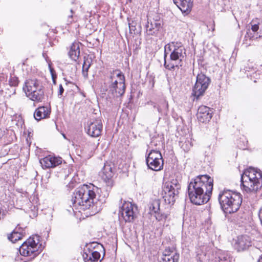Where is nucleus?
<instances>
[{
  "instance_id": "f257e3e1",
  "label": "nucleus",
  "mask_w": 262,
  "mask_h": 262,
  "mask_svg": "<svg viewBox=\"0 0 262 262\" xmlns=\"http://www.w3.org/2000/svg\"><path fill=\"white\" fill-rule=\"evenodd\" d=\"M101 189L93 184H84L79 187L73 193L71 200L73 210H89L90 215L99 212L102 205L105 202L108 193L101 197L100 195Z\"/></svg>"
},
{
  "instance_id": "f03ea898",
  "label": "nucleus",
  "mask_w": 262,
  "mask_h": 262,
  "mask_svg": "<svg viewBox=\"0 0 262 262\" xmlns=\"http://www.w3.org/2000/svg\"><path fill=\"white\" fill-rule=\"evenodd\" d=\"M186 56V50L181 42H171L164 47V67L169 71L178 70Z\"/></svg>"
},
{
  "instance_id": "7ed1b4c3",
  "label": "nucleus",
  "mask_w": 262,
  "mask_h": 262,
  "mask_svg": "<svg viewBox=\"0 0 262 262\" xmlns=\"http://www.w3.org/2000/svg\"><path fill=\"white\" fill-rule=\"evenodd\" d=\"M241 187L248 193H256L262 187V172L250 167L241 176Z\"/></svg>"
},
{
  "instance_id": "20e7f679",
  "label": "nucleus",
  "mask_w": 262,
  "mask_h": 262,
  "mask_svg": "<svg viewBox=\"0 0 262 262\" xmlns=\"http://www.w3.org/2000/svg\"><path fill=\"white\" fill-rule=\"evenodd\" d=\"M218 200L222 210L225 213L230 214L237 211L243 199L239 193L229 189H224L220 192Z\"/></svg>"
},
{
  "instance_id": "39448f33",
  "label": "nucleus",
  "mask_w": 262,
  "mask_h": 262,
  "mask_svg": "<svg viewBox=\"0 0 262 262\" xmlns=\"http://www.w3.org/2000/svg\"><path fill=\"white\" fill-rule=\"evenodd\" d=\"M43 88L41 80L29 79L26 81L23 90L30 99L34 101L40 102L44 98Z\"/></svg>"
},
{
  "instance_id": "423d86ee",
  "label": "nucleus",
  "mask_w": 262,
  "mask_h": 262,
  "mask_svg": "<svg viewBox=\"0 0 262 262\" xmlns=\"http://www.w3.org/2000/svg\"><path fill=\"white\" fill-rule=\"evenodd\" d=\"M40 236L37 235L30 237L19 247L20 254L24 256H30L34 258L40 252L39 250Z\"/></svg>"
},
{
  "instance_id": "0eeeda50",
  "label": "nucleus",
  "mask_w": 262,
  "mask_h": 262,
  "mask_svg": "<svg viewBox=\"0 0 262 262\" xmlns=\"http://www.w3.org/2000/svg\"><path fill=\"white\" fill-rule=\"evenodd\" d=\"M213 180L208 175H201L196 177L195 179H192L187 187V192L200 191L201 190H206L211 192L213 189Z\"/></svg>"
},
{
  "instance_id": "6e6552de",
  "label": "nucleus",
  "mask_w": 262,
  "mask_h": 262,
  "mask_svg": "<svg viewBox=\"0 0 262 262\" xmlns=\"http://www.w3.org/2000/svg\"><path fill=\"white\" fill-rule=\"evenodd\" d=\"M181 185L180 182L173 179L170 181L166 182L163 188V199L165 203L168 205H173L176 197L179 193Z\"/></svg>"
},
{
  "instance_id": "1a4fd4ad",
  "label": "nucleus",
  "mask_w": 262,
  "mask_h": 262,
  "mask_svg": "<svg viewBox=\"0 0 262 262\" xmlns=\"http://www.w3.org/2000/svg\"><path fill=\"white\" fill-rule=\"evenodd\" d=\"M146 163L149 169L160 171L163 168L164 160L159 150L151 149L146 155Z\"/></svg>"
},
{
  "instance_id": "9d476101",
  "label": "nucleus",
  "mask_w": 262,
  "mask_h": 262,
  "mask_svg": "<svg viewBox=\"0 0 262 262\" xmlns=\"http://www.w3.org/2000/svg\"><path fill=\"white\" fill-rule=\"evenodd\" d=\"M210 82L211 79L209 77L202 73L198 74L196 76L195 83L192 89V95L198 99L200 96L204 95Z\"/></svg>"
},
{
  "instance_id": "9b49d317",
  "label": "nucleus",
  "mask_w": 262,
  "mask_h": 262,
  "mask_svg": "<svg viewBox=\"0 0 262 262\" xmlns=\"http://www.w3.org/2000/svg\"><path fill=\"white\" fill-rule=\"evenodd\" d=\"M100 245L97 243L86 244L83 250L82 257L84 262H100V254L95 250ZM102 246V245H101Z\"/></svg>"
},
{
  "instance_id": "f8f14e48",
  "label": "nucleus",
  "mask_w": 262,
  "mask_h": 262,
  "mask_svg": "<svg viewBox=\"0 0 262 262\" xmlns=\"http://www.w3.org/2000/svg\"><path fill=\"white\" fill-rule=\"evenodd\" d=\"M137 209V206L135 205L124 201L123 203L120 206L119 214L125 222H132L136 217Z\"/></svg>"
},
{
  "instance_id": "ddd939ff",
  "label": "nucleus",
  "mask_w": 262,
  "mask_h": 262,
  "mask_svg": "<svg viewBox=\"0 0 262 262\" xmlns=\"http://www.w3.org/2000/svg\"><path fill=\"white\" fill-rule=\"evenodd\" d=\"M105 84L108 88H112L114 91V85H119V82L122 81V83H125V77L124 74L119 70H115L111 71L106 76L105 79Z\"/></svg>"
},
{
  "instance_id": "4468645a",
  "label": "nucleus",
  "mask_w": 262,
  "mask_h": 262,
  "mask_svg": "<svg viewBox=\"0 0 262 262\" xmlns=\"http://www.w3.org/2000/svg\"><path fill=\"white\" fill-rule=\"evenodd\" d=\"M191 202L196 205H200L206 203L210 200L212 191L208 192L206 190H201L200 191H190L188 193Z\"/></svg>"
},
{
  "instance_id": "2eb2a0df",
  "label": "nucleus",
  "mask_w": 262,
  "mask_h": 262,
  "mask_svg": "<svg viewBox=\"0 0 262 262\" xmlns=\"http://www.w3.org/2000/svg\"><path fill=\"white\" fill-rule=\"evenodd\" d=\"M251 31L247 32L245 36L246 40H254L262 38V19L252 20L251 23Z\"/></svg>"
},
{
  "instance_id": "dca6fc26",
  "label": "nucleus",
  "mask_w": 262,
  "mask_h": 262,
  "mask_svg": "<svg viewBox=\"0 0 262 262\" xmlns=\"http://www.w3.org/2000/svg\"><path fill=\"white\" fill-rule=\"evenodd\" d=\"M39 162L43 169L54 168L62 163V159L60 157H56L51 155L47 156L40 159Z\"/></svg>"
},
{
  "instance_id": "f3484780",
  "label": "nucleus",
  "mask_w": 262,
  "mask_h": 262,
  "mask_svg": "<svg viewBox=\"0 0 262 262\" xmlns=\"http://www.w3.org/2000/svg\"><path fill=\"white\" fill-rule=\"evenodd\" d=\"M179 254L177 253L174 248L168 247L163 252L160 259V262H178Z\"/></svg>"
},
{
  "instance_id": "a211bd4d",
  "label": "nucleus",
  "mask_w": 262,
  "mask_h": 262,
  "mask_svg": "<svg viewBox=\"0 0 262 262\" xmlns=\"http://www.w3.org/2000/svg\"><path fill=\"white\" fill-rule=\"evenodd\" d=\"M102 124L100 120L96 119L88 123L87 127L88 134L93 137L99 136L102 132Z\"/></svg>"
},
{
  "instance_id": "6ab92c4d",
  "label": "nucleus",
  "mask_w": 262,
  "mask_h": 262,
  "mask_svg": "<svg viewBox=\"0 0 262 262\" xmlns=\"http://www.w3.org/2000/svg\"><path fill=\"white\" fill-rule=\"evenodd\" d=\"M197 118L199 122L206 123L210 120L212 117V111L208 107L202 105L198 110Z\"/></svg>"
},
{
  "instance_id": "aec40b11",
  "label": "nucleus",
  "mask_w": 262,
  "mask_h": 262,
  "mask_svg": "<svg viewBox=\"0 0 262 262\" xmlns=\"http://www.w3.org/2000/svg\"><path fill=\"white\" fill-rule=\"evenodd\" d=\"M114 174L112 167L110 165L105 164L102 170V178L106 183L107 191L110 190L114 185L112 180Z\"/></svg>"
},
{
  "instance_id": "412c9836",
  "label": "nucleus",
  "mask_w": 262,
  "mask_h": 262,
  "mask_svg": "<svg viewBox=\"0 0 262 262\" xmlns=\"http://www.w3.org/2000/svg\"><path fill=\"white\" fill-rule=\"evenodd\" d=\"M251 246V238L249 236L246 235L238 236L234 244V247L237 251H244L248 249Z\"/></svg>"
},
{
  "instance_id": "4be33fe9",
  "label": "nucleus",
  "mask_w": 262,
  "mask_h": 262,
  "mask_svg": "<svg viewBox=\"0 0 262 262\" xmlns=\"http://www.w3.org/2000/svg\"><path fill=\"white\" fill-rule=\"evenodd\" d=\"M173 3L184 15H188L191 11L193 2L191 0H172Z\"/></svg>"
},
{
  "instance_id": "5701e85b",
  "label": "nucleus",
  "mask_w": 262,
  "mask_h": 262,
  "mask_svg": "<svg viewBox=\"0 0 262 262\" xmlns=\"http://www.w3.org/2000/svg\"><path fill=\"white\" fill-rule=\"evenodd\" d=\"M115 90L113 91L112 88H108V94L110 97L118 98L122 96L125 93V85L122 83V81L119 82V85H114Z\"/></svg>"
},
{
  "instance_id": "b1692460",
  "label": "nucleus",
  "mask_w": 262,
  "mask_h": 262,
  "mask_svg": "<svg viewBox=\"0 0 262 262\" xmlns=\"http://www.w3.org/2000/svg\"><path fill=\"white\" fill-rule=\"evenodd\" d=\"M81 45V43L78 41H74L70 47L68 55L69 57L75 61H77L79 57Z\"/></svg>"
},
{
  "instance_id": "393cba45",
  "label": "nucleus",
  "mask_w": 262,
  "mask_h": 262,
  "mask_svg": "<svg viewBox=\"0 0 262 262\" xmlns=\"http://www.w3.org/2000/svg\"><path fill=\"white\" fill-rule=\"evenodd\" d=\"M145 27L147 34L148 35H154L158 33L162 28V26L160 22L155 20L150 23L148 21Z\"/></svg>"
},
{
  "instance_id": "a878e982",
  "label": "nucleus",
  "mask_w": 262,
  "mask_h": 262,
  "mask_svg": "<svg viewBox=\"0 0 262 262\" xmlns=\"http://www.w3.org/2000/svg\"><path fill=\"white\" fill-rule=\"evenodd\" d=\"M50 111L48 107L40 106L36 109L34 113V117L37 121H40L42 119L49 117Z\"/></svg>"
},
{
  "instance_id": "bb28decb",
  "label": "nucleus",
  "mask_w": 262,
  "mask_h": 262,
  "mask_svg": "<svg viewBox=\"0 0 262 262\" xmlns=\"http://www.w3.org/2000/svg\"><path fill=\"white\" fill-rule=\"evenodd\" d=\"M24 230L20 227H16L15 229L8 236V238L14 243L20 240L24 236Z\"/></svg>"
},
{
  "instance_id": "cd10ccee",
  "label": "nucleus",
  "mask_w": 262,
  "mask_h": 262,
  "mask_svg": "<svg viewBox=\"0 0 262 262\" xmlns=\"http://www.w3.org/2000/svg\"><path fill=\"white\" fill-rule=\"evenodd\" d=\"M92 64V59L88 56H84L82 65V74L85 79L88 78V71Z\"/></svg>"
},
{
  "instance_id": "c85d7f7f",
  "label": "nucleus",
  "mask_w": 262,
  "mask_h": 262,
  "mask_svg": "<svg viewBox=\"0 0 262 262\" xmlns=\"http://www.w3.org/2000/svg\"><path fill=\"white\" fill-rule=\"evenodd\" d=\"M154 107L157 109L159 113L166 114L168 109V103L165 100H161L159 101L157 105H154Z\"/></svg>"
},
{
  "instance_id": "c756f323",
  "label": "nucleus",
  "mask_w": 262,
  "mask_h": 262,
  "mask_svg": "<svg viewBox=\"0 0 262 262\" xmlns=\"http://www.w3.org/2000/svg\"><path fill=\"white\" fill-rule=\"evenodd\" d=\"M160 201L158 199H152L149 203V209L155 213L160 211Z\"/></svg>"
},
{
  "instance_id": "7c9ffc66",
  "label": "nucleus",
  "mask_w": 262,
  "mask_h": 262,
  "mask_svg": "<svg viewBox=\"0 0 262 262\" xmlns=\"http://www.w3.org/2000/svg\"><path fill=\"white\" fill-rule=\"evenodd\" d=\"M232 257L228 252L220 253L214 262H231Z\"/></svg>"
},
{
  "instance_id": "2f4dec72",
  "label": "nucleus",
  "mask_w": 262,
  "mask_h": 262,
  "mask_svg": "<svg viewBox=\"0 0 262 262\" xmlns=\"http://www.w3.org/2000/svg\"><path fill=\"white\" fill-rule=\"evenodd\" d=\"M24 201L27 202L26 206H24V210H26L27 211L29 212L31 211L32 212L33 215L34 216H36L37 209L35 206L33 205L32 203L27 198H24Z\"/></svg>"
},
{
  "instance_id": "473e14b6",
  "label": "nucleus",
  "mask_w": 262,
  "mask_h": 262,
  "mask_svg": "<svg viewBox=\"0 0 262 262\" xmlns=\"http://www.w3.org/2000/svg\"><path fill=\"white\" fill-rule=\"evenodd\" d=\"M9 82L11 86H16L18 85L19 80L17 77L15 76L11 75L9 79Z\"/></svg>"
},
{
  "instance_id": "72a5a7b5",
  "label": "nucleus",
  "mask_w": 262,
  "mask_h": 262,
  "mask_svg": "<svg viewBox=\"0 0 262 262\" xmlns=\"http://www.w3.org/2000/svg\"><path fill=\"white\" fill-rule=\"evenodd\" d=\"M181 148L184 150L185 152H188L191 147L192 146L191 144L189 143V142L185 141L184 143L181 142Z\"/></svg>"
},
{
  "instance_id": "f704fd0d",
  "label": "nucleus",
  "mask_w": 262,
  "mask_h": 262,
  "mask_svg": "<svg viewBox=\"0 0 262 262\" xmlns=\"http://www.w3.org/2000/svg\"><path fill=\"white\" fill-rule=\"evenodd\" d=\"M251 76L256 79L262 80V71L261 70H258L253 73Z\"/></svg>"
},
{
  "instance_id": "c9c22d12",
  "label": "nucleus",
  "mask_w": 262,
  "mask_h": 262,
  "mask_svg": "<svg viewBox=\"0 0 262 262\" xmlns=\"http://www.w3.org/2000/svg\"><path fill=\"white\" fill-rule=\"evenodd\" d=\"M128 26L129 28V32L131 34H136V23L133 21L132 23H128Z\"/></svg>"
},
{
  "instance_id": "e433bc0d",
  "label": "nucleus",
  "mask_w": 262,
  "mask_h": 262,
  "mask_svg": "<svg viewBox=\"0 0 262 262\" xmlns=\"http://www.w3.org/2000/svg\"><path fill=\"white\" fill-rule=\"evenodd\" d=\"M161 142V141L159 140L158 137H153L150 142V145L151 146H157L160 144Z\"/></svg>"
},
{
  "instance_id": "4c0bfd02",
  "label": "nucleus",
  "mask_w": 262,
  "mask_h": 262,
  "mask_svg": "<svg viewBox=\"0 0 262 262\" xmlns=\"http://www.w3.org/2000/svg\"><path fill=\"white\" fill-rule=\"evenodd\" d=\"M196 252H197L198 259L200 261H202L204 259V257H205L206 256V254L205 253L201 254L199 252V250H198V251Z\"/></svg>"
},
{
  "instance_id": "58836bf2",
  "label": "nucleus",
  "mask_w": 262,
  "mask_h": 262,
  "mask_svg": "<svg viewBox=\"0 0 262 262\" xmlns=\"http://www.w3.org/2000/svg\"><path fill=\"white\" fill-rule=\"evenodd\" d=\"M71 12L72 14L73 13V11L72 10H71ZM73 21V15L71 14L70 15H69L68 16V20H67V25H70L71 24L72 22Z\"/></svg>"
},
{
  "instance_id": "ea45409f",
  "label": "nucleus",
  "mask_w": 262,
  "mask_h": 262,
  "mask_svg": "<svg viewBox=\"0 0 262 262\" xmlns=\"http://www.w3.org/2000/svg\"><path fill=\"white\" fill-rule=\"evenodd\" d=\"M64 92V89L62 87V84H60L59 86V91L58 92V97H60L62 95L63 93Z\"/></svg>"
},
{
  "instance_id": "a19ab883",
  "label": "nucleus",
  "mask_w": 262,
  "mask_h": 262,
  "mask_svg": "<svg viewBox=\"0 0 262 262\" xmlns=\"http://www.w3.org/2000/svg\"><path fill=\"white\" fill-rule=\"evenodd\" d=\"M155 214V217L158 221H160L162 220V217H161L162 215H161V214L160 213L159 211Z\"/></svg>"
},
{
  "instance_id": "79ce46f5",
  "label": "nucleus",
  "mask_w": 262,
  "mask_h": 262,
  "mask_svg": "<svg viewBox=\"0 0 262 262\" xmlns=\"http://www.w3.org/2000/svg\"><path fill=\"white\" fill-rule=\"evenodd\" d=\"M161 215H162L161 217H162V220H166V219L167 218V215L165 214H161Z\"/></svg>"
},
{
  "instance_id": "37998d69",
  "label": "nucleus",
  "mask_w": 262,
  "mask_h": 262,
  "mask_svg": "<svg viewBox=\"0 0 262 262\" xmlns=\"http://www.w3.org/2000/svg\"><path fill=\"white\" fill-rule=\"evenodd\" d=\"M257 262H262V255L259 257Z\"/></svg>"
},
{
  "instance_id": "c03bdc74",
  "label": "nucleus",
  "mask_w": 262,
  "mask_h": 262,
  "mask_svg": "<svg viewBox=\"0 0 262 262\" xmlns=\"http://www.w3.org/2000/svg\"><path fill=\"white\" fill-rule=\"evenodd\" d=\"M49 67H50V66H49ZM50 68H51V67H50ZM53 70L52 68H50V71H51L52 75H53Z\"/></svg>"
},
{
  "instance_id": "a18cd8bd",
  "label": "nucleus",
  "mask_w": 262,
  "mask_h": 262,
  "mask_svg": "<svg viewBox=\"0 0 262 262\" xmlns=\"http://www.w3.org/2000/svg\"><path fill=\"white\" fill-rule=\"evenodd\" d=\"M120 204H121L122 202V199H120Z\"/></svg>"
},
{
  "instance_id": "49530a36",
  "label": "nucleus",
  "mask_w": 262,
  "mask_h": 262,
  "mask_svg": "<svg viewBox=\"0 0 262 262\" xmlns=\"http://www.w3.org/2000/svg\"><path fill=\"white\" fill-rule=\"evenodd\" d=\"M43 56L44 57H46V54H44V53H43Z\"/></svg>"
}]
</instances>
